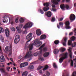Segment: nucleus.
Segmentation results:
<instances>
[{"label":"nucleus","mask_w":76,"mask_h":76,"mask_svg":"<svg viewBox=\"0 0 76 76\" xmlns=\"http://www.w3.org/2000/svg\"><path fill=\"white\" fill-rule=\"evenodd\" d=\"M38 11L41 14H43L44 13V11L41 9H38Z\"/></svg>","instance_id":"nucleus-25"},{"label":"nucleus","mask_w":76,"mask_h":76,"mask_svg":"<svg viewBox=\"0 0 76 76\" xmlns=\"http://www.w3.org/2000/svg\"><path fill=\"white\" fill-rule=\"evenodd\" d=\"M23 34H26V31H23Z\"/></svg>","instance_id":"nucleus-52"},{"label":"nucleus","mask_w":76,"mask_h":76,"mask_svg":"<svg viewBox=\"0 0 76 76\" xmlns=\"http://www.w3.org/2000/svg\"><path fill=\"white\" fill-rule=\"evenodd\" d=\"M74 65H75V67H76V63H74Z\"/></svg>","instance_id":"nucleus-63"},{"label":"nucleus","mask_w":76,"mask_h":76,"mask_svg":"<svg viewBox=\"0 0 76 76\" xmlns=\"http://www.w3.org/2000/svg\"><path fill=\"white\" fill-rule=\"evenodd\" d=\"M39 73H42V70H41L39 71Z\"/></svg>","instance_id":"nucleus-59"},{"label":"nucleus","mask_w":76,"mask_h":76,"mask_svg":"<svg viewBox=\"0 0 76 76\" xmlns=\"http://www.w3.org/2000/svg\"><path fill=\"white\" fill-rule=\"evenodd\" d=\"M16 29L18 33H20L21 32V29H20V28H19V27H17Z\"/></svg>","instance_id":"nucleus-28"},{"label":"nucleus","mask_w":76,"mask_h":76,"mask_svg":"<svg viewBox=\"0 0 76 76\" xmlns=\"http://www.w3.org/2000/svg\"><path fill=\"white\" fill-rule=\"evenodd\" d=\"M33 24L31 22H28L27 23L25 26L24 28L25 29H26V28H31Z\"/></svg>","instance_id":"nucleus-9"},{"label":"nucleus","mask_w":76,"mask_h":76,"mask_svg":"<svg viewBox=\"0 0 76 76\" xmlns=\"http://www.w3.org/2000/svg\"><path fill=\"white\" fill-rule=\"evenodd\" d=\"M66 42H63V45H64V46H66Z\"/></svg>","instance_id":"nucleus-51"},{"label":"nucleus","mask_w":76,"mask_h":76,"mask_svg":"<svg viewBox=\"0 0 76 76\" xmlns=\"http://www.w3.org/2000/svg\"><path fill=\"white\" fill-rule=\"evenodd\" d=\"M50 54V53L48 52H46L44 54V57H47Z\"/></svg>","instance_id":"nucleus-23"},{"label":"nucleus","mask_w":76,"mask_h":76,"mask_svg":"<svg viewBox=\"0 0 76 76\" xmlns=\"http://www.w3.org/2000/svg\"><path fill=\"white\" fill-rule=\"evenodd\" d=\"M53 52L54 53V54H58V50L56 49H55L53 51Z\"/></svg>","instance_id":"nucleus-26"},{"label":"nucleus","mask_w":76,"mask_h":76,"mask_svg":"<svg viewBox=\"0 0 76 76\" xmlns=\"http://www.w3.org/2000/svg\"><path fill=\"white\" fill-rule=\"evenodd\" d=\"M4 32V29L3 28L0 27V34H1V32Z\"/></svg>","instance_id":"nucleus-30"},{"label":"nucleus","mask_w":76,"mask_h":76,"mask_svg":"<svg viewBox=\"0 0 76 76\" xmlns=\"http://www.w3.org/2000/svg\"><path fill=\"white\" fill-rule=\"evenodd\" d=\"M68 45H72V47H74L76 46V42H74L73 45V44L72 43V41L70 40H69L68 41Z\"/></svg>","instance_id":"nucleus-12"},{"label":"nucleus","mask_w":76,"mask_h":76,"mask_svg":"<svg viewBox=\"0 0 76 76\" xmlns=\"http://www.w3.org/2000/svg\"><path fill=\"white\" fill-rule=\"evenodd\" d=\"M11 29L12 30V31H15V28L13 27H12L11 28Z\"/></svg>","instance_id":"nucleus-45"},{"label":"nucleus","mask_w":76,"mask_h":76,"mask_svg":"<svg viewBox=\"0 0 76 76\" xmlns=\"http://www.w3.org/2000/svg\"><path fill=\"white\" fill-rule=\"evenodd\" d=\"M19 26L20 28H22L23 27V25H22L21 24H19Z\"/></svg>","instance_id":"nucleus-49"},{"label":"nucleus","mask_w":76,"mask_h":76,"mask_svg":"<svg viewBox=\"0 0 76 76\" xmlns=\"http://www.w3.org/2000/svg\"><path fill=\"white\" fill-rule=\"evenodd\" d=\"M71 66H73V61L72 60L71 61Z\"/></svg>","instance_id":"nucleus-43"},{"label":"nucleus","mask_w":76,"mask_h":76,"mask_svg":"<svg viewBox=\"0 0 76 76\" xmlns=\"http://www.w3.org/2000/svg\"><path fill=\"white\" fill-rule=\"evenodd\" d=\"M42 67H43V66H39V67L38 68V70H39V69H42Z\"/></svg>","instance_id":"nucleus-46"},{"label":"nucleus","mask_w":76,"mask_h":76,"mask_svg":"<svg viewBox=\"0 0 76 76\" xmlns=\"http://www.w3.org/2000/svg\"><path fill=\"white\" fill-rule=\"evenodd\" d=\"M20 36L19 35H17L15 36V39L14 40V43L15 44H18L20 41Z\"/></svg>","instance_id":"nucleus-8"},{"label":"nucleus","mask_w":76,"mask_h":76,"mask_svg":"<svg viewBox=\"0 0 76 76\" xmlns=\"http://www.w3.org/2000/svg\"><path fill=\"white\" fill-rule=\"evenodd\" d=\"M20 23H23L24 22V19L22 18L20 19Z\"/></svg>","instance_id":"nucleus-34"},{"label":"nucleus","mask_w":76,"mask_h":76,"mask_svg":"<svg viewBox=\"0 0 76 76\" xmlns=\"http://www.w3.org/2000/svg\"><path fill=\"white\" fill-rule=\"evenodd\" d=\"M75 37H74V36H72L71 38V40L72 41H74V40H75Z\"/></svg>","instance_id":"nucleus-38"},{"label":"nucleus","mask_w":76,"mask_h":76,"mask_svg":"<svg viewBox=\"0 0 76 76\" xmlns=\"http://www.w3.org/2000/svg\"><path fill=\"white\" fill-rule=\"evenodd\" d=\"M10 60L12 61V62L13 63V59L12 58H10Z\"/></svg>","instance_id":"nucleus-58"},{"label":"nucleus","mask_w":76,"mask_h":76,"mask_svg":"<svg viewBox=\"0 0 76 76\" xmlns=\"http://www.w3.org/2000/svg\"><path fill=\"white\" fill-rule=\"evenodd\" d=\"M53 11H56V9H53Z\"/></svg>","instance_id":"nucleus-62"},{"label":"nucleus","mask_w":76,"mask_h":76,"mask_svg":"<svg viewBox=\"0 0 76 76\" xmlns=\"http://www.w3.org/2000/svg\"><path fill=\"white\" fill-rule=\"evenodd\" d=\"M52 7H54V8L55 7H56V6H55V5L54 4H52Z\"/></svg>","instance_id":"nucleus-54"},{"label":"nucleus","mask_w":76,"mask_h":76,"mask_svg":"<svg viewBox=\"0 0 76 76\" xmlns=\"http://www.w3.org/2000/svg\"><path fill=\"white\" fill-rule=\"evenodd\" d=\"M41 42H39L38 39H36L35 40L34 44H30L29 45V50L31 51L32 50L33 48V45H36L37 47H39L41 45Z\"/></svg>","instance_id":"nucleus-1"},{"label":"nucleus","mask_w":76,"mask_h":76,"mask_svg":"<svg viewBox=\"0 0 76 76\" xmlns=\"http://www.w3.org/2000/svg\"><path fill=\"white\" fill-rule=\"evenodd\" d=\"M27 75H28V72L26 71L23 72L22 74V76H27Z\"/></svg>","instance_id":"nucleus-27"},{"label":"nucleus","mask_w":76,"mask_h":76,"mask_svg":"<svg viewBox=\"0 0 76 76\" xmlns=\"http://www.w3.org/2000/svg\"><path fill=\"white\" fill-rule=\"evenodd\" d=\"M48 68V66L47 65H46L45 66L44 69H43V70H47Z\"/></svg>","instance_id":"nucleus-35"},{"label":"nucleus","mask_w":76,"mask_h":76,"mask_svg":"<svg viewBox=\"0 0 76 76\" xmlns=\"http://www.w3.org/2000/svg\"><path fill=\"white\" fill-rule=\"evenodd\" d=\"M65 25L66 26V28L67 29H70L71 28L70 27V22L69 21H67L65 23Z\"/></svg>","instance_id":"nucleus-13"},{"label":"nucleus","mask_w":76,"mask_h":76,"mask_svg":"<svg viewBox=\"0 0 76 76\" xmlns=\"http://www.w3.org/2000/svg\"><path fill=\"white\" fill-rule=\"evenodd\" d=\"M53 66L54 68H57V66L56 63H54L53 64Z\"/></svg>","instance_id":"nucleus-41"},{"label":"nucleus","mask_w":76,"mask_h":76,"mask_svg":"<svg viewBox=\"0 0 76 76\" xmlns=\"http://www.w3.org/2000/svg\"><path fill=\"white\" fill-rule=\"evenodd\" d=\"M46 74L47 76H49L50 75V73L48 71H46Z\"/></svg>","instance_id":"nucleus-37"},{"label":"nucleus","mask_w":76,"mask_h":76,"mask_svg":"<svg viewBox=\"0 0 76 76\" xmlns=\"http://www.w3.org/2000/svg\"><path fill=\"white\" fill-rule=\"evenodd\" d=\"M63 23L62 22H60L59 23V26H61L62 28L63 26Z\"/></svg>","instance_id":"nucleus-33"},{"label":"nucleus","mask_w":76,"mask_h":76,"mask_svg":"<svg viewBox=\"0 0 76 76\" xmlns=\"http://www.w3.org/2000/svg\"><path fill=\"white\" fill-rule=\"evenodd\" d=\"M59 42H60V41L58 40H55L54 42V43L55 44H56V45H57V44H58Z\"/></svg>","instance_id":"nucleus-29"},{"label":"nucleus","mask_w":76,"mask_h":76,"mask_svg":"<svg viewBox=\"0 0 76 76\" xmlns=\"http://www.w3.org/2000/svg\"><path fill=\"white\" fill-rule=\"evenodd\" d=\"M22 58V56H19V58Z\"/></svg>","instance_id":"nucleus-60"},{"label":"nucleus","mask_w":76,"mask_h":76,"mask_svg":"<svg viewBox=\"0 0 76 76\" xmlns=\"http://www.w3.org/2000/svg\"><path fill=\"white\" fill-rule=\"evenodd\" d=\"M5 61L4 57L3 56H1L0 58V61L1 62H4Z\"/></svg>","instance_id":"nucleus-19"},{"label":"nucleus","mask_w":76,"mask_h":76,"mask_svg":"<svg viewBox=\"0 0 76 76\" xmlns=\"http://www.w3.org/2000/svg\"><path fill=\"white\" fill-rule=\"evenodd\" d=\"M32 52L31 51H29L28 52L26 53V55L24 56L25 58H30L29 59V61L31 60H32V54H31Z\"/></svg>","instance_id":"nucleus-4"},{"label":"nucleus","mask_w":76,"mask_h":76,"mask_svg":"<svg viewBox=\"0 0 76 76\" xmlns=\"http://www.w3.org/2000/svg\"><path fill=\"white\" fill-rule=\"evenodd\" d=\"M69 49H68V50L69 51V57L71 59L72 58V56H73V55L72 54V52L70 50V48H69Z\"/></svg>","instance_id":"nucleus-18"},{"label":"nucleus","mask_w":76,"mask_h":76,"mask_svg":"<svg viewBox=\"0 0 76 76\" xmlns=\"http://www.w3.org/2000/svg\"><path fill=\"white\" fill-rule=\"evenodd\" d=\"M44 6H45V7L43 8V10H44V12H47L49 10V7L48 6L50 5L49 3H46L43 4Z\"/></svg>","instance_id":"nucleus-5"},{"label":"nucleus","mask_w":76,"mask_h":76,"mask_svg":"<svg viewBox=\"0 0 76 76\" xmlns=\"http://www.w3.org/2000/svg\"><path fill=\"white\" fill-rule=\"evenodd\" d=\"M52 3L54 4L57 5V4H58V2L56 0H53L52 1Z\"/></svg>","instance_id":"nucleus-24"},{"label":"nucleus","mask_w":76,"mask_h":76,"mask_svg":"<svg viewBox=\"0 0 76 76\" xmlns=\"http://www.w3.org/2000/svg\"><path fill=\"white\" fill-rule=\"evenodd\" d=\"M73 34V32H72L71 33H70L69 35H72Z\"/></svg>","instance_id":"nucleus-55"},{"label":"nucleus","mask_w":76,"mask_h":76,"mask_svg":"<svg viewBox=\"0 0 76 76\" xmlns=\"http://www.w3.org/2000/svg\"><path fill=\"white\" fill-rule=\"evenodd\" d=\"M57 27L58 29H60V26L58 25V24H57Z\"/></svg>","instance_id":"nucleus-56"},{"label":"nucleus","mask_w":76,"mask_h":76,"mask_svg":"<svg viewBox=\"0 0 76 76\" xmlns=\"http://www.w3.org/2000/svg\"><path fill=\"white\" fill-rule=\"evenodd\" d=\"M0 40H1L2 42H4V38L3 37V36L1 35H0Z\"/></svg>","instance_id":"nucleus-22"},{"label":"nucleus","mask_w":76,"mask_h":76,"mask_svg":"<svg viewBox=\"0 0 76 76\" xmlns=\"http://www.w3.org/2000/svg\"><path fill=\"white\" fill-rule=\"evenodd\" d=\"M13 65H14V66H16V65H15V64L14 63H13Z\"/></svg>","instance_id":"nucleus-61"},{"label":"nucleus","mask_w":76,"mask_h":76,"mask_svg":"<svg viewBox=\"0 0 76 76\" xmlns=\"http://www.w3.org/2000/svg\"><path fill=\"white\" fill-rule=\"evenodd\" d=\"M63 18H61L60 19H59L58 21H62L63 20Z\"/></svg>","instance_id":"nucleus-50"},{"label":"nucleus","mask_w":76,"mask_h":76,"mask_svg":"<svg viewBox=\"0 0 76 76\" xmlns=\"http://www.w3.org/2000/svg\"><path fill=\"white\" fill-rule=\"evenodd\" d=\"M60 56H61V57L59 59V62L61 63V62H63L64 60L66 59L67 57V53H65L61 54H60Z\"/></svg>","instance_id":"nucleus-3"},{"label":"nucleus","mask_w":76,"mask_h":76,"mask_svg":"<svg viewBox=\"0 0 76 76\" xmlns=\"http://www.w3.org/2000/svg\"><path fill=\"white\" fill-rule=\"evenodd\" d=\"M74 6H75V7L76 6V3H75L74 4Z\"/></svg>","instance_id":"nucleus-64"},{"label":"nucleus","mask_w":76,"mask_h":76,"mask_svg":"<svg viewBox=\"0 0 76 76\" xmlns=\"http://www.w3.org/2000/svg\"><path fill=\"white\" fill-rule=\"evenodd\" d=\"M10 69V67L8 66L7 67V70L8 72H9V69Z\"/></svg>","instance_id":"nucleus-47"},{"label":"nucleus","mask_w":76,"mask_h":76,"mask_svg":"<svg viewBox=\"0 0 76 76\" xmlns=\"http://www.w3.org/2000/svg\"><path fill=\"white\" fill-rule=\"evenodd\" d=\"M74 33H75V34H76V28H75L74 30Z\"/></svg>","instance_id":"nucleus-53"},{"label":"nucleus","mask_w":76,"mask_h":76,"mask_svg":"<svg viewBox=\"0 0 76 76\" xmlns=\"http://www.w3.org/2000/svg\"><path fill=\"white\" fill-rule=\"evenodd\" d=\"M69 18L70 20H74L76 18L75 15L73 14H72L70 16Z\"/></svg>","instance_id":"nucleus-14"},{"label":"nucleus","mask_w":76,"mask_h":76,"mask_svg":"<svg viewBox=\"0 0 76 76\" xmlns=\"http://www.w3.org/2000/svg\"><path fill=\"white\" fill-rule=\"evenodd\" d=\"M45 44H43L39 48V50H40V51L34 53V56H41V54L42 53V49L43 48V47H45Z\"/></svg>","instance_id":"nucleus-2"},{"label":"nucleus","mask_w":76,"mask_h":76,"mask_svg":"<svg viewBox=\"0 0 76 76\" xmlns=\"http://www.w3.org/2000/svg\"><path fill=\"white\" fill-rule=\"evenodd\" d=\"M5 50L7 51L10 52L9 56H11L12 55V45H11L10 47L7 46L5 48Z\"/></svg>","instance_id":"nucleus-7"},{"label":"nucleus","mask_w":76,"mask_h":76,"mask_svg":"<svg viewBox=\"0 0 76 76\" xmlns=\"http://www.w3.org/2000/svg\"><path fill=\"white\" fill-rule=\"evenodd\" d=\"M45 15H46V16H47L49 18H50L51 16V15H52V14H51V12L50 11H48L47 12H46L45 13Z\"/></svg>","instance_id":"nucleus-17"},{"label":"nucleus","mask_w":76,"mask_h":76,"mask_svg":"<svg viewBox=\"0 0 76 76\" xmlns=\"http://www.w3.org/2000/svg\"><path fill=\"white\" fill-rule=\"evenodd\" d=\"M32 33H29L26 36V39L27 40H28L27 42L26 43L29 42L32 39Z\"/></svg>","instance_id":"nucleus-6"},{"label":"nucleus","mask_w":76,"mask_h":76,"mask_svg":"<svg viewBox=\"0 0 76 76\" xmlns=\"http://www.w3.org/2000/svg\"><path fill=\"white\" fill-rule=\"evenodd\" d=\"M56 21V18L54 17H53L51 19V21L52 22H55V21Z\"/></svg>","instance_id":"nucleus-32"},{"label":"nucleus","mask_w":76,"mask_h":76,"mask_svg":"<svg viewBox=\"0 0 76 76\" xmlns=\"http://www.w3.org/2000/svg\"><path fill=\"white\" fill-rule=\"evenodd\" d=\"M61 50L62 51V52H64V51H65V50H66V49H65L64 48H61Z\"/></svg>","instance_id":"nucleus-44"},{"label":"nucleus","mask_w":76,"mask_h":76,"mask_svg":"<svg viewBox=\"0 0 76 76\" xmlns=\"http://www.w3.org/2000/svg\"><path fill=\"white\" fill-rule=\"evenodd\" d=\"M36 34H37V35L38 36L40 35L41 34V30L40 29H37L36 30Z\"/></svg>","instance_id":"nucleus-20"},{"label":"nucleus","mask_w":76,"mask_h":76,"mask_svg":"<svg viewBox=\"0 0 76 76\" xmlns=\"http://www.w3.org/2000/svg\"><path fill=\"white\" fill-rule=\"evenodd\" d=\"M7 15H5L3 16V18H4L3 20V22L4 23H6L7 22Z\"/></svg>","instance_id":"nucleus-16"},{"label":"nucleus","mask_w":76,"mask_h":76,"mask_svg":"<svg viewBox=\"0 0 76 76\" xmlns=\"http://www.w3.org/2000/svg\"><path fill=\"white\" fill-rule=\"evenodd\" d=\"M43 51L44 52H45V51H47V47L44 48H43Z\"/></svg>","instance_id":"nucleus-36"},{"label":"nucleus","mask_w":76,"mask_h":76,"mask_svg":"<svg viewBox=\"0 0 76 76\" xmlns=\"http://www.w3.org/2000/svg\"><path fill=\"white\" fill-rule=\"evenodd\" d=\"M18 20H19V17H17L16 18L15 20V22L16 23H18Z\"/></svg>","instance_id":"nucleus-42"},{"label":"nucleus","mask_w":76,"mask_h":76,"mask_svg":"<svg viewBox=\"0 0 76 76\" xmlns=\"http://www.w3.org/2000/svg\"><path fill=\"white\" fill-rule=\"evenodd\" d=\"M70 0H66V2H69Z\"/></svg>","instance_id":"nucleus-57"},{"label":"nucleus","mask_w":76,"mask_h":76,"mask_svg":"<svg viewBox=\"0 0 76 76\" xmlns=\"http://www.w3.org/2000/svg\"><path fill=\"white\" fill-rule=\"evenodd\" d=\"M67 37H65L64 39V41L66 42H67Z\"/></svg>","instance_id":"nucleus-48"},{"label":"nucleus","mask_w":76,"mask_h":76,"mask_svg":"<svg viewBox=\"0 0 76 76\" xmlns=\"http://www.w3.org/2000/svg\"><path fill=\"white\" fill-rule=\"evenodd\" d=\"M34 67V66L33 65H30L28 67V69H33Z\"/></svg>","instance_id":"nucleus-31"},{"label":"nucleus","mask_w":76,"mask_h":76,"mask_svg":"<svg viewBox=\"0 0 76 76\" xmlns=\"http://www.w3.org/2000/svg\"><path fill=\"white\" fill-rule=\"evenodd\" d=\"M0 70L2 72H3V73H5V70L3 69V68H1L0 69Z\"/></svg>","instance_id":"nucleus-39"},{"label":"nucleus","mask_w":76,"mask_h":76,"mask_svg":"<svg viewBox=\"0 0 76 76\" xmlns=\"http://www.w3.org/2000/svg\"><path fill=\"white\" fill-rule=\"evenodd\" d=\"M5 33L6 37H9L10 35V34L9 33H10V31H9V30L7 28H6L5 29Z\"/></svg>","instance_id":"nucleus-15"},{"label":"nucleus","mask_w":76,"mask_h":76,"mask_svg":"<svg viewBox=\"0 0 76 76\" xmlns=\"http://www.w3.org/2000/svg\"><path fill=\"white\" fill-rule=\"evenodd\" d=\"M39 59L41 61H42V60H44V58H43V57H39Z\"/></svg>","instance_id":"nucleus-40"},{"label":"nucleus","mask_w":76,"mask_h":76,"mask_svg":"<svg viewBox=\"0 0 76 76\" xmlns=\"http://www.w3.org/2000/svg\"><path fill=\"white\" fill-rule=\"evenodd\" d=\"M28 65V62H24L20 64V68H23V67H25L26 66H27Z\"/></svg>","instance_id":"nucleus-11"},{"label":"nucleus","mask_w":76,"mask_h":76,"mask_svg":"<svg viewBox=\"0 0 76 76\" xmlns=\"http://www.w3.org/2000/svg\"><path fill=\"white\" fill-rule=\"evenodd\" d=\"M60 7L63 10H65L64 8H66V9H68L69 8V6L67 5H64V4H62L60 5Z\"/></svg>","instance_id":"nucleus-10"},{"label":"nucleus","mask_w":76,"mask_h":76,"mask_svg":"<svg viewBox=\"0 0 76 76\" xmlns=\"http://www.w3.org/2000/svg\"><path fill=\"white\" fill-rule=\"evenodd\" d=\"M47 38V36L45 34L42 35L40 38V39H45Z\"/></svg>","instance_id":"nucleus-21"}]
</instances>
